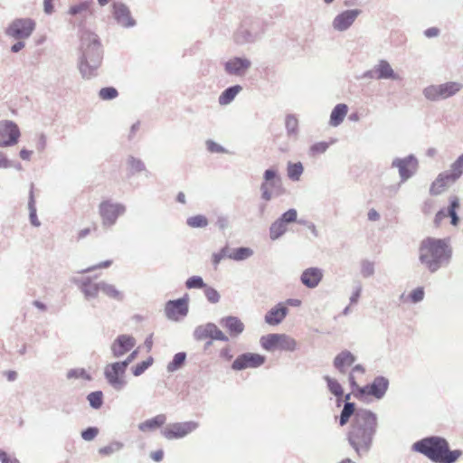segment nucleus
<instances>
[{"label": "nucleus", "mask_w": 463, "mask_h": 463, "mask_svg": "<svg viewBox=\"0 0 463 463\" xmlns=\"http://www.w3.org/2000/svg\"><path fill=\"white\" fill-rule=\"evenodd\" d=\"M377 427L375 414L367 410L355 412L348 432V440L357 453L371 446Z\"/></svg>", "instance_id": "1"}, {"label": "nucleus", "mask_w": 463, "mask_h": 463, "mask_svg": "<svg viewBox=\"0 0 463 463\" xmlns=\"http://www.w3.org/2000/svg\"><path fill=\"white\" fill-rule=\"evenodd\" d=\"M451 248L447 239L427 237L419 246V260L431 273L449 262Z\"/></svg>", "instance_id": "2"}, {"label": "nucleus", "mask_w": 463, "mask_h": 463, "mask_svg": "<svg viewBox=\"0 0 463 463\" xmlns=\"http://www.w3.org/2000/svg\"><path fill=\"white\" fill-rule=\"evenodd\" d=\"M413 449L435 463H454L462 455L460 449L450 450L448 441L439 437L425 438L413 444Z\"/></svg>", "instance_id": "3"}, {"label": "nucleus", "mask_w": 463, "mask_h": 463, "mask_svg": "<svg viewBox=\"0 0 463 463\" xmlns=\"http://www.w3.org/2000/svg\"><path fill=\"white\" fill-rule=\"evenodd\" d=\"M364 372V370L362 366L356 365L350 374L349 380L354 387V396L360 400H366L371 396L375 399L383 398L389 386L388 380L382 376L376 377L371 384L360 387L355 381L354 373H360L363 374Z\"/></svg>", "instance_id": "4"}, {"label": "nucleus", "mask_w": 463, "mask_h": 463, "mask_svg": "<svg viewBox=\"0 0 463 463\" xmlns=\"http://www.w3.org/2000/svg\"><path fill=\"white\" fill-rule=\"evenodd\" d=\"M86 38H82L83 57L80 61V70L85 74L84 66L96 67L100 61V45L97 36L87 33Z\"/></svg>", "instance_id": "5"}, {"label": "nucleus", "mask_w": 463, "mask_h": 463, "mask_svg": "<svg viewBox=\"0 0 463 463\" xmlns=\"http://www.w3.org/2000/svg\"><path fill=\"white\" fill-rule=\"evenodd\" d=\"M261 347L269 352H292L297 347L296 340L285 334H268L260 338Z\"/></svg>", "instance_id": "6"}, {"label": "nucleus", "mask_w": 463, "mask_h": 463, "mask_svg": "<svg viewBox=\"0 0 463 463\" xmlns=\"http://www.w3.org/2000/svg\"><path fill=\"white\" fill-rule=\"evenodd\" d=\"M463 85L459 82L450 81L439 85H430L424 89L423 94L429 100H439L448 99L457 94Z\"/></svg>", "instance_id": "7"}, {"label": "nucleus", "mask_w": 463, "mask_h": 463, "mask_svg": "<svg viewBox=\"0 0 463 463\" xmlns=\"http://www.w3.org/2000/svg\"><path fill=\"white\" fill-rule=\"evenodd\" d=\"M21 132L16 123L12 120L0 121V147H8L19 142Z\"/></svg>", "instance_id": "8"}, {"label": "nucleus", "mask_w": 463, "mask_h": 463, "mask_svg": "<svg viewBox=\"0 0 463 463\" xmlns=\"http://www.w3.org/2000/svg\"><path fill=\"white\" fill-rule=\"evenodd\" d=\"M194 335L198 341L206 340L208 338L211 339L205 344V350L212 345V340L228 341V337L224 333L219 329L216 325L212 323L196 327Z\"/></svg>", "instance_id": "9"}, {"label": "nucleus", "mask_w": 463, "mask_h": 463, "mask_svg": "<svg viewBox=\"0 0 463 463\" xmlns=\"http://www.w3.org/2000/svg\"><path fill=\"white\" fill-rule=\"evenodd\" d=\"M189 297L184 295L176 300H169L165 305V314L166 317L173 321H178L188 313Z\"/></svg>", "instance_id": "10"}, {"label": "nucleus", "mask_w": 463, "mask_h": 463, "mask_svg": "<svg viewBox=\"0 0 463 463\" xmlns=\"http://www.w3.org/2000/svg\"><path fill=\"white\" fill-rule=\"evenodd\" d=\"M198 427L194 421L176 422L166 426L162 434L167 439H181L194 431Z\"/></svg>", "instance_id": "11"}, {"label": "nucleus", "mask_w": 463, "mask_h": 463, "mask_svg": "<svg viewBox=\"0 0 463 463\" xmlns=\"http://www.w3.org/2000/svg\"><path fill=\"white\" fill-rule=\"evenodd\" d=\"M266 361L264 355L254 353H245L239 355L232 363V368L241 371L248 368H257L262 365Z\"/></svg>", "instance_id": "12"}, {"label": "nucleus", "mask_w": 463, "mask_h": 463, "mask_svg": "<svg viewBox=\"0 0 463 463\" xmlns=\"http://www.w3.org/2000/svg\"><path fill=\"white\" fill-rule=\"evenodd\" d=\"M460 207L459 198L456 195L449 197V207L448 211L444 209L439 210L434 218V223L437 227L440 226L443 221L450 217V223L454 226L458 224L459 219L457 215V210Z\"/></svg>", "instance_id": "13"}, {"label": "nucleus", "mask_w": 463, "mask_h": 463, "mask_svg": "<svg viewBox=\"0 0 463 463\" xmlns=\"http://www.w3.org/2000/svg\"><path fill=\"white\" fill-rule=\"evenodd\" d=\"M124 211V206L118 203H112L109 201L102 202L99 205V213L103 223L106 225L113 224Z\"/></svg>", "instance_id": "14"}, {"label": "nucleus", "mask_w": 463, "mask_h": 463, "mask_svg": "<svg viewBox=\"0 0 463 463\" xmlns=\"http://www.w3.org/2000/svg\"><path fill=\"white\" fill-rule=\"evenodd\" d=\"M126 369V364L121 362L108 364L104 372L105 376L111 385L115 388H120L125 383L122 377Z\"/></svg>", "instance_id": "15"}, {"label": "nucleus", "mask_w": 463, "mask_h": 463, "mask_svg": "<svg viewBox=\"0 0 463 463\" xmlns=\"http://www.w3.org/2000/svg\"><path fill=\"white\" fill-rule=\"evenodd\" d=\"M5 33L16 40L29 37V18H16L6 28Z\"/></svg>", "instance_id": "16"}, {"label": "nucleus", "mask_w": 463, "mask_h": 463, "mask_svg": "<svg viewBox=\"0 0 463 463\" xmlns=\"http://www.w3.org/2000/svg\"><path fill=\"white\" fill-rule=\"evenodd\" d=\"M279 186H280V179L277 176L276 171L272 169L266 170L264 173V182L260 186L262 198L269 201L272 197L271 190Z\"/></svg>", "instance_id": "17"}, {"label": "nucleus", "mask_w": 463, "mask_h": 463, "mask_svg": "<svg viewBox=\"0 0 463 463\" xmlns=\"http://www.w3.org/2000/svg\"><path fill=\"white\" fill-rule=\"evenodd\" d=\"M457 180L449 171L440 173L432 182L430 187V194L431 195H439L445 192Z\"/></svg>", "instance_id": "18"}, {"label": "nucleus", "mask_w": 463, "mask_h": 463, "mask_svg": "<svg viewBox=\"0 0 463 463\" xmlns=\"http://www.w3.org/2000/svg\"><path fill=\"white\" fill-rule=\"evenodd\" d=\"M136 345V340L128 335H121L117 337L111 346L114 356L119 357L130 351Z\"/></svg>", "instance_id": "19"}, {"label": "nucleus", "mask_w": 463, "mask_h": 463, "mask_svg": "<svg viewBox=\"0 0 463 463\" xmlns=\"http://www.w3.org/2000/svg\"><path fill=\"white\" fill-rule=\"evenodd\" d=\"M359 14V10H346L342 12L334 19V28L338 31L346 30L353 24Z\"/></svg>", "instance_id": "20"}, {"label": "nucleus", "mask_w": 463, "mask_h": 463, "mask_svg": "<svg viewBox=\"0 0 463 463\" xmlns=\"http://www.w3.org/2000/svg\"><path fill=\"white\" fill-rule=\"evenodd\" d=\"M113 15L117 22L126 27L131 26L134 24V20L131 17L130 12L128 8L119 3H114L112 5Z\"/></svg>", "instance_id": "21"}, {"label": "nucleus", "mask_w": 463, "mask_h": 463, "mask_svg": "<svg viewBox=\"0 0 463 463\" xmlns=\"http://www.w3.org/2000/svg\"><path fill=\"white\" fill-rule=\"evenodd\" d=\"M323 278V272L318 268H308L301 275V282L307 288H316Z\"/></svg>", "instance_id": "22"}, {"label": "nucleus", "mask_w": 463, "mask_h": 463, "mask_svg": "<svg viewBox=\"0 0 463 463\" xmlns=\"http://www.w3.org/2000/svg\"><path fill=\"white\" fill-rule=\"evenodd\" d=\"M250 66V61L247 59L232 58L225 63V70L229 74L241 75Z\"/></svg>", "instance_id": "23"}, {"label": "nucleus", "mask_w": 463, "mask_h": 463, "mask_svg": "<svg viewBox=\"0 0 463 463\" xmlns=\"http://www.w3.org/2000/svg\"><path fill=\"white\" fill-rule=\"evenodd\" d=\"M288 308L283 304H279L271 308L265 316V321L271 326L279 324L287 316Z\"/></svg>", "instance_id": "24"}, {"label": "nucleus", "mask_w": 463, "mask_h": 463, "mask_svg": "<svg viewBox=\"0 0 463 463\" xmlns=\"http://www.w3.org/2000/svg\"><path fill=\"white\" fill-rule=\"evenodd\" d=\"M221 324L232 336H237L244 330L243 323L236 317H224Z\"/></svg>", "instance_id": "25"}, {"label": "nucleus", "mask_w": 463, "mask_h": 463, "mask_svg": "<svg viewBox=\"0 0 463 463\" xmlns=\"http://www.w3.org/2000/svg\"><path fill=\"white\" fill-rule=\"evenodd\" d=\"M166 421L165 414H158L156 417L146 420L138 425L139 430L143 432L153 431L162 427Z\"/></svg>", "instance_id": "26"}, {"label": "nucleus", "mask_w": 463, "mask_h": 463, "mask_svg": "<svg viewBox=\"0 0 463 463\" xmlns=\"http://www.w3.org/2000/svg\"><path fill=\"white\" fill-rule=\"evenodd\" d=\"M354 362V356L348 351L341 352L334 361V365L340 372H345L347 367H350Z\"/></svg>", "instance_id": "27"}, {"label": "nucleus", "mask_w": 463, "mask_h": 463, "mask_svg": "<svg viewBox=\"0 0 463 463\" xmlns=\"http://www.w3.org/2000/svg\"><path fill=\"white\" fill-rule=\"evenodd\" d=\"M348 112V107L345 104H337L331 112L330 125L337 127L340 125Z\"/></svg>", "instance_id": "28"}, {"label": "nucleus", "mask_w": 463, "mask_h": 463, "mask_svg": "<svg viewBox=\"0 0 463 463\" xmlns=\"http://www.w3.org/2000/svg\"><path fill=\"white\" fill-rule=\"evenodd\" d=\"M374 72L377 74V79H398V76L386 61H381L375 67Z\"/></svg>", "instance_id": "29"}, {"label": "nucleus", "mask_w": 463, "mask_h": 463, "mask_svg": "<svg viewBox=\"0 0 463 463\" xmlns=\"http://www.w3.org/2000/svg\"><path fill=\"white\" fill-rule=\"evenodd\" d=\"M252 254L253 250L248 247H241L234 250L230 249L229 259L240 261L250 258Z\"/></svg>", "instance_id": "30"}, {"label": "nucleus", "mask_w": 463, "mask_h": 463, "mask_svg": "<svg viewBox=\"0 0 463 463\" xmlns=\"http://www.w3.org/2000/svg\"><path fill=\"white\" fill-rule=\"evenodd\" d=\"M241 90V87L240 85H235L231 88H228L219 97V103L221 105L229 104L232 100H233V99Z\"/></svg>", "instance_id": "31"}, {"label": "nucleus", "mask_w": 463, "mask_h": 463, "mask_svg": "<svg viewBox=\"0 0 463 463\" xmlns=\"http://www.w3.org/2000/svg\"><path fill=\"white\" fill-rule=\"evenodd\" d=\"M287 231V226L280 219L275 221L269 228V236L272 240H277Z\"/></svg>", "instance_id": "32"}, {"label": "nucleus", "mask_w": 463, "mask_h": 463, "mask_svg": "<svg viewBox=\"0 0 463 463\" xmlns=\"http://www.w3.org/2000/svg\"><path fill=\"white\" fill-rule=\"evenodd\" d=\"M303 165L300 162L298 163H288V176L289 179L293 181H298L302 173H303Z\"/></svg>", "instance_id": "33"}, {"label": "nucleus", "mask_w": 463, "mask_h": 463, "mask_svg": "<svg viewBox=\"0 0 463 463\" xmlns=\"http://www.w3.org/2000/svg\"><path fill=\"white\" fill-rule=\"evenodd\" d=\"M99 290H101L108 297L117 300H121L123 298L122 293L119 290H118L113 285L101 283L99 284Z\"/></svg>", "instance_id": "34"}, {"label": "nucleus", "mask_w": 463, "mask_h": 463, "mask_svg": "<svg viewBox=\"0 0 463 463\" xmlns=\"http://www.w3.org/2000/svg\"><path fill=\"white\" fill-rule=\"evenodd\" d=\"M185 358V353L181 352L175 354L172 362H170L167 365L168 372H175L179 369L184 364Z\"/></svg>", "instance_id": "35"}, {"label": "nucleus", "mask_w": 463, "mask_h": 463, "mask_svg": "<svg viewBox=\"0 0 463 463\" xmlns=\"http://www.w3.org/2000/svg\"><path fill=\"white\" fill-rule=\"evenodd\" d=\"M353 414L354 415L355 414L354 413V404L351 403V402H346L344 406L342 412H341L340 425L341 426L345 425Z\"/></svg>", "instance_id": "36"}, {"label": "nucleus", "mask_w": 463, "mask_h": 463, "mask_svg": "<svg viewBox=\"0 0 463 463\" xmlns=\"http://www.w3.org/2000/svg\"><path fill=\"white\" fill-rule=\"evenodd\" d=\"M458 180L463 174V154L451 165L449 171Z\"/></svg>", "instance_id": "37"}, {"label": "nucleus", "mask_w": 463, "mask_h": 463, "mask_svg": "<svg viewBox=\"0 0 463 463\" xmlns=\"http://www.w3.org/2000/svg\"><path fill=\"white\" fill-rule=\"evenodd\" d=\"M88 401L91 407L99 409L103 403V393L100 391L90 392L88 395Z\"/></svg>", "instance_id": "38"}, {"label": "nucleus", "mask_w": 463, "mask_h": 463, "mask_svg": "<svg viewBox=\"0 0 463 463\" xmlns=\"http://www.w3.org/2000/svg\"><path fill=\"white\" fill-rule=\"evenodd\" d=\"M187 224L192 228H203L207 226L208 220L203 215H195L187 219Z\"/></svg>", "instance_id": "39"}, {"label": "nucleus", "mask_w": 463, "mask_h": 463, "mask_svg": "<svg viewBox=\"0 0 463 463\" xmlns=\"http://www.w3.org/2000/svg\"><path fill=\"white\" fill-rule=\"evenodd\" d=\"M326 381L327 383V386L330 392L336 397H342L344 392L341 384L335 379H332L328 376L326 377Z\"/></svg>", "instance_id": "40"}, {"label": "nucleus", "mask_w": 463, "mask_h": 463, "mask_svg": "<svg viewBox=\"0 0 463 463\" xmlns=\"http://www.w3.org/2000/svg\"><path fill=\"white\" fill-rule=\"evenodd\" d=\"M118 94V90L113 87L102 88L99 93V98L104 100L115 99Z\"/></svg>", "instance_id": "41"}, {"label": "nucleus", "mask_w": 463, "mask_h": 463, "mask_svg": "<svg viewBox=\"0 0 463 463\" xmlns=\"http://www.w3.org/2000/svg\"><path fill=\"white\" fill-rule=\"evenodd\" d=\"M185 286L187 288H205V284L203 283V279L198 276H194V277L189 278L185 282Z\"/></svg>", "instance_id": "42"}, {"label": "nucleus", "mask_w": 463, "mask_h": 463, "mask_svg": "<svg viewBox=\"0 0 463 463\" xmlns=\"http://www.w3.org/2000/svg\"><path fill=\"white\" fill-rule=\"evenodd\" d=\"M153 361V358L149 357L146 361L137 364L133 369L134 375L138 376L142 374L150 365H152Z\"/></svg>", "instance_id": "43"}, {"label": "nucleus", "mask_w": 463, "mask_h": 463, "mask_svg": "<svg viewBox=\"0 0 463 463\" xmlns=\"http://www.w3.org/2000/svg\"><path fill=\"white\" fill-rule=\"evenodd\" d=\"M82 291L88 297L96 296L99 291V284H92L91 282L83 283Z\"/></svg>", "instance_id": "44"}, {"label": "nucleus", "mask_w": 463, "mask_h": 463, "mask_svg": "<svg viewBox=\"0 0 463 463\" xmlns=\"http://www.w3.org/2000/svg\"><path fill=\"white\" fill-rule=\"evenodd\" d=\"M410 162L405 160H400L397 163V166L399 168L400 175L402 179H407L411 176V171L409 170Z\"/></svg>", "instance_id": "45"}, {"label": "nucleus", "mask_w": 463, "mask_h": 463, "mask_svg": "<svg viewBox=\"0 0 463 463\" xmlns=\"http://www.w3.org/2000/svg\"><path fill=\"white\" fill-rule=\"evenodd\" d=\"M204 295L211 303H217L220 300V294L211 287H205Z\"/></svg>", "instance_id": "46"}, {"label": "nucleus", "mask_w": 463, "mask_h": 463, "mask_svg": "<svg viewBox=\"0 0 463 463\" xmlns=\"http://www.w3.org/2000/svg\"><path fill=\"white\" fill-rule=\"evenodd\" d=\"M297 211L295 209H289L286 213L282 214L279 218L283 222L287 225V223H291L297 221Z\"/></svg>", "instance_id": "47"}, {"label": "nucleus", "mask_w": 463, "mask_h": 463, "mask_svg": "<svg viewBox=\"0 0 463 463\" xmlns=\"http://www.w3.org/2000/svg\"><path fill=\"white\" fill-rule=\"evenodd\" d=\"M229 251H230V248L228 246H226V247L222 248L219 252L214 253L213 255V264L215 266H217L222 259H224V258L229 259Z\"/></svg>", "instance_id": "48"}, {"label": "nucleus", "mask_w": 463, "mask_h": 463, "mask_svg": "<svg viewBox=\"0 0 463 463\" xmlns=\"http://www.w3.org/2000/svg\"><path fill=\"white\" fill-rule=\"evenodd\" d=\"M99 433V430L94 427H90L81 432V437L85 440H92Z\"/></svg>", "instance_id": "49"}, {"label": "nucleus", "mask_w": 463, "mask_h": 463, "mask_svg": "<svg viewBox=\"0 0 463 463\" xmlns=\"http://www.w3.org/2000/svg\"><path fill=\"white\" fill-rule=\"evenodd\" d=\"M286 127L289 133H295L298 128V119L294 116H288L286 118Z\"/></svg>", "instance_id": "50"}, {"label": "nucleus", "mask_w": 463, "mask_h": 463, "mask_svg": "<svg viewBox=\"0 0 463 463\" xmlns=\"http://www.w3.org/2000/svg\"><path fill=\"white\" fill-rule=\"evenodd\" d=\"M120 449V445L118 443L110 444L109 446L100 448L99 452L101 455L107 456L114 453L115 451Z\"/></svg>", "instance_id": "51"}, {"label": "nucleus", "mask_w": 463, "mask_h": 463, "mask_svg": "<svg viewBox=\"0 0 463 463\" xmlns=\"http://www.w3.org/2000/svg\"><path fill=\"white\" fill-rule=\"evenodd\" d=\"M424 290L422 288H417L411 291L410 298L412 302L416 303L423 299Z\"/></svg>", "instance_id": "52"}, {"label": "nucleus", "mask_w": 463, "mask_h": 463, "mask_svg": "<svg viewBox=\"0 0 463 463\" xmlns=\"http://www.w3.org/2000/svg\"><path fill=\"white\" fill-rule=\"evenodd\" d=\"M90 8V5L87 3H81L78 5L71 6L70 8V14H77L83 11H88Z\"/></svg>", "instance_id": "53"}, {"label": "nucleus", "mask_w": 463, "mask_h": 463, "mask_svg": "<svg viewBox=\"0 0 463 463\" xmlns=\"http://www.w3.org/2000/svg\"><path fill=\"white\" fill-rule=\"evenodd\" d=\"M68 378H86V379H90V377L87 375L86 372L82 369L80 370H71L68 372V374H67Z\"/></svg>", "instance_id": "54"}, {"label": "nucleus", "mask_w": 463, "mask_h": 463, "mask_svg": "<svg viewBox=\"0 0 463 463\" xmlns=\"http://www.w3.org/2000/svg\"><path fill=\"white\" fill-rule=\"evenodd\" d=\"M96 230H97L96 224H92L90 227L82 229L78 232L77 239L78 240L83 239L86 236H88L89 234H90L91 232H96Z\"/></svg>", "instance_id": "55"}, {"label": "nucleus", "mask_w": 463, "mask_h": 463, "mask_svg": "<svg viewBox=\"0 0 463 463\" xmlns=\"http://www.w3.org/2000/svg\"><path fill=\"white\" fill-rule=\"evenodd\" d=\"M327 149V144L325 142H320L313 145L311 146V152L316 155L318 153H324Z\"/></svg>", "instance_id": "56"}, {"label": "nucleus", "mask_w": 463, "mask_h": 463, "mask_svg": "<svg viewBox=\"0 0 463 463\" xmlns=\"http://www.w3.org/2000/svg\"><path fill=\"white\" fill-rule=\"evenodd\" d=\"M131 171H141L144 168L143 164L135 158H130L128 162Z\"/></svg>", "instance_id": "57"}, {"label": "nucleus", "mask_w": 463, "mask_h": 463, "mask_svg": "<svg viewBox=\"0 0 463 463\" xmlns=\"http://www.w3.org/2000/svg\"><path fill=\"white\" fill-rule=\"evenodd\" d=\"M362 273L364 276L368 277L373 273V266L369 261L362 263Z\"/></svg>", "instance_id": "58"}, {"label": "nucleus", "mask_w": 463, "mask_h": 463, "mask_svg": "<svg viewBox=\"0 0 463 463\" xmlns=\"http://www.w3.org/2000/svg\"><path fill=\"white\" fill-rule=\"evenodd\" d=\"M13 166V162L9 160L6 155L0 151V168H9Z\"/></svg>", "instance_id": "59"}, {"label": "nucleus", "mask_w": 463, "mask_h": 463, "mask_svg": "<svg viewBox=\"0 0 463 463\" xmlns=\"http://www.w3.org/2000/svg\"><path fill=\"white\" fill-rule=\"evenodd\" d=\"M111 264H112V260H106V261L100 262L99 264H98L96 266L88 268L85 271H91V270H94L96 269L109 268Z\"/></svg>", "instance_id": "60"}, {"label": "nucleus", "mask_w": 463, "mask_h": 463, "mask_svg": "<svg viewBox=\"0 0 463 463\" xmlns=\"http://www.w3.org/2000/svg\"><path fill=\"white\" fill-rule=\"evenodd\" d=\"M5 378L8 382H14L17 379L18 373L16 371L8 370L4 373Z\"/></svg>", "instance_id": "61"}, {"label": "nucleus", "mask_w": 463, "mask_h": 463, "mask_svg": "<svg viewBox=\"0 0 463 463\" xmlns=\"http://www.w3.org/2000/svg\"><path fill=\"white\" fill-rule=\"evenodd\" d=\"M220 356L224 360L230 361L232 358V354H231V349L227 346L221 350Z\"/></svg>", "instance_id": "62"}, {"label": "nucleus", "mask_w": 463, "mask_h": 463, "mask_svg": "<svg viewBox=\"0 0 463 463\" xmlns=\"http://www.w3.org/2000/svg\"><path fill=\"white\" fill-rule=\"evenodd\" d=\"M24 45L25 43L24 41L18 40L15 43L12 45L11 51L13 52H18L24 47Z\"/></svg>", "instance_id": "63"}, {"label": "nucleus", "mask_w": 463, "mask_h": 463, "mask_svg": "<svg viewBox=\"0 0 463 463\" xmlns=\"http://www.w3.org/2000/svg\"><path fill=\"white\" fill-rule=\"evenodd\" d=\"M164 457V452L163 450H156V451H154L151 453V458L155 460V461H160L162 460Z\"/></svg>", "instance_id": "64"}]
</instances>
